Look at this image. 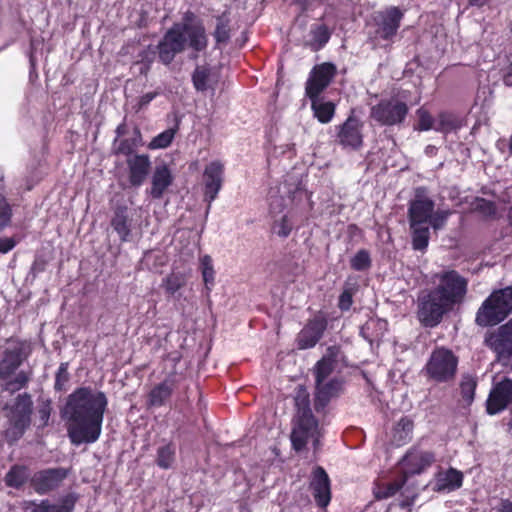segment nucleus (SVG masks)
<instances>
[{
	"label": "nucleus",
	"mask_w": 512,
	"mask_h": 512,
	"mask_svg": "<svg viewBox=\"0 0 512 512\" xmlns=\"http://www.w3.org/2000/svg\"><path fill=\"white\" fill-rule=\"evenodd\" d=\"M107 405L105 393H94L89 386L78 387L67 397L63 416L73 445L91 444L99 439Z\"/></svg>",
	"instance_id": "nucleus-1"
},
{
	"label": "nucleus",
	"mask_w": 512,
	"mask_h": 512,
	"mask_svg": "<svg viewBox=\"0 0 512 512\" xmlns=\"http://www.w3.org/2000/svg\"><path fill=\"white\" fill-rule=\"evenodd\" d=\"M438 284L432 289L420 292L417 298V319L425 328H435L460 306L468 292V279L455 269L435 273Z\"/></svg>",
	"instance_id": "nucleus-2"
},
{
	"label": "nucleus",
	"mask_w": 512,
	"mask_h": 512,
	"mask_svg": "<svg viewBox=\"0 0 512 512\" xmlns=\"http://www.w3.org/2000/svg\"><path fill=\"white\" fill-rule=\"evenodd\" d=\"M339 355V346H329L325 354L313 367L312 372L315 380L314 409L317 413L325 412L329 403L338 398L344 391L345 381L343 377L334 376L329 379L337 367Z\"/></svg>",
	"instance_id": "nucleus-3"
},
{
	"label": "nucleus",
	"mask_w": 512,
	"mask_h": 512,
	"mask_svg": "<svg viewBox=\"0 0 512 512\" xmlns=\"http://www.w3.org/2000/svg\"><path fill=\"white\" fill-rule=\"evenodd\" d=\"M9 426L3 431V437L9 445H14L31 425L33 401L29 393L18 394L11 405L4 408Z\"/></svg>",
	"instance_id": "nucleus-4"
},
{
	"label": "nucleus",
	"mask_w": 512,
	"mask_h": 512,
	"mask_svg": "<svg viewBox=\"0 0 512 512\" xmlns=\"http://www.w3.org/2000/svg\"><path fill=\"white\" fill-rule=\"evenodd\" d=\"M512 313V285L493 291L482 303L475 317L480 327H493Z\"/></svg>",
	"instance_id": "nucleus-5"
},
{
	"label": "nucleus",
	"mask_w": 512,
	"mask_h": 512,
	"mask_svg": "<svg viewBox=\"0 0 512 512\" xmlns=\"http://www.w3.org/2000/svg\"><path fill=\"white\" fill-rule=\"evenodd\" d=\"M459 357L449 348L437 346L433 349L423 371L436 383H449L457 375Z\"/></svg>",
	"instance_id": "nucleus-6"
},
{
	"label": "nucleus",
	"mask_w": 512,
	"mask_h": 512,
	"mask_svg": "<svg viewBox=\"0 0 512 512\" xmlns=\"http://www.w3.org/2000/svg\"><path fill=\"white\" fill-rule=\"evenodd\" d=\"M404 12L397 6H390L384 10L377 11L372 16L375 27L371 39L374 41L383 40L392 42L398 33Z\"/></svg>",
	"instance_id": "nucleus-7"
},
{
	"label": "nucleus",
	"mask_w": 512,
	"mask_h": 512,
	"mask_svg": "<svg viewBox=\"0 0 512 512\" xmlns=\"http://www.w3.org/2000/svg\"><path fill=\"white\" fill-rule=\"evenodd\" d=\"M71 473V467L45 468L32 475L30 486L37 494L46 495L58 490Z\"/></svg>",
	"instance_id": "nucleus-8"
},
{
	"label": "nucleus",
	"mask_w": 512,
	"mask_h": 512,
	"mask_svg": "<svg viewBox=\"0 0 512 512\" xmlns=\"http://www.w3.org/2000/svg\"><path fill=\"white\" fill-rule=\"evenodd\" d=\"M409 112L405 102L384 99L372 106L370 117L382 126H394L404 122Z\"/></svg>",
	"instance_id": "nucleus-9"
},
{
	"label": "nucleus",
	"mask_w": 512,
	"mask_h": 512,
	"mask_svg": "<svg viewBox=\"0 0 512 512\" xmlns=\"http://www.w3.org/2000/svg\"><path fill=\"white\" fill-rule=\"evenodd\" d=\"M319 433V421L314 414L295 415L290 435L291 445L297 453L303 451L310 438Z\"/></svg>",
	"instance_id": "nucleus-10"
},
{
	"label": "nucleus",
	"mask_w": 512,
	"mask_h": 512,
	"mask_svg": "<svg viewBox=\"0 0 512 512\" xmlns=\"http://www.w3.org/2000/svg\"><path fill=\"white\" fill-rule=\"evenodd\" d=\"M337 75V67L332 62L315 65L306 81L305 94L309 99L318 98Z\"/></svg>",
	"instance_id": "nucleus-11"
},
{
	"label": "nucleus",
	"mask_w": 512,
	"mask_h": 512,
	"mask_svg": "<svg viewBox=\"0 0 512 512\" xmlns=\"http://www.w3.org/2000/svg\"><path fill=\"white\" fill-rule=\"evenodd\" d=\"M186 45L187 39L183 31L172 25L157 45L159 60L164 65L171 64L175 56L185 50Z\"/></svg>",
	"instance_id": "nucleus-12"
},
{
	"label": "nucleus",
	"mask_w": 512,
	"mask_h": 512,
	"mask_svg": "<svg viewBox=\"0 0 512 512\" xmlns=\"http://www.w3.org/2000/svg\"><path fill=\"white\" fill-rule=\"evenodd\" d=\"M434 208L435 202L426 196V188H416L415 197L410 200L408 206V220L410 227L428 223Z\"/></svg>",
	"instance_id": "nucleus-13"
},
{
	"label": "nucleus",
	"mask_w": 512,
	"mask_h": 512,
	"mask_svg": "<svg viewBox=\"0 0 512 512\" xmlns=\"http://www.w3.org/2000/svg\"><path fill=\"white\" fill-rule=\"evenodd\" d=\"M224 165L219 160H215L206 165L203 172V196L204 201L210 207L211 203L217 198L224 182Z\"/></svg>",
	"instance_id": "nucleus-14"
},
{
	"label": "nucleus",
	"mask_w": 512,
	"mask_h": 512,
	"mask_svg": "<svg viewBox=\"0 0 512 512\" xmlns=\"http://www.w3.org/2000/svg\"><path fill=\"white\" fill-rule=\"evenodd\" d=\"M328 321L323 312H318L310 319L298 334L297 344L299 349L313 348L323 337L327 329Z\"/></svg>",
	"instance_id": "nucleus-15"
},
{
	"label": "nucleus",
	"mask_w": 512,
	"mask_h": 512,
	"mask_svg": "<svg viewBox=\"0 0 512 512\" xmlns=\"http://www.w3.org/2000/svg\"><path fill=\"white\" fill-rule=\"evenodd\" d=\"M28 354L24 342L16 341L9 345L0 359V379L7 380L26 360Z\"/></svg>",
	"instance_id": "nucleus-16"
},
{
	"label": "nucleus",
	"mask_w": 512,
	"mask_h": 512,
	"mask_svg": "<svg viewBox=\"0 0 512 512\" xmlns=\"http://www.w3.org/2000/svg\"><path fill=\"white\" fill-rule=\"evenodd\" d=\"M512 402V379L504 378L497 382L486 400V412L495 415L505 410Z\"/></svg>",
	"instance_id": "nucleus-17"
},
{
	"label": "nucleus",
	"mask_w": 512,
	"mask_h": 512,
	"mask_svg": "<svg viewBox=\"0 0 512 512\" xmlns=\"http://www.w3.org/2000/svg\"><path fill=\"white\" fill-rule=\"evenodd\" d=\"M310 490L318 507L326 508L331 501V480L322 466H316L311 473Z\"/></svg>",
	"instance_id": "nucleus-18"
},
{
	"label": "nucleus",
	"mask_w": 512,
	"mask_h": 512,
	"mask_svg": "<svg viewBox=\"0 0 512 512\" xmlns=\"http://www.w3.org/2000/svg\"><path fill=\"white\" fill-rule=\"evenodd\" d=\"M362 123L354 116L350 115L342 125L339 126L337 133L338 142L343 147L358 150L363 145Z\"/></svg>",
	"instance_id": "nucleus-19"
},
{
	"label": "nucleus",
	"mask_w": 512,
	"mask_h": 512,
	"mask_svg": "<svg viewBox=\"0 0 512 512\" xmlns=\"http://www.w3.org/2000/svg\"><path fill=\"white\" fill-rule=\"evenodd\" d=\"M175 387L176 380L172 374L161 382L153 385L145 397L146 408H161L168 404L174 393Z\"/></svg>",
	"instance_id": "nucleus-20"
},
{
	"label": "nucleus",
	"mask_w": 512,
	"mask_h": 512,
	"mask_svg": "<svg viewBox=\"0 0 512 512\" xmlns=\"http://www.w3.org/2000/svg\"><path fill=\"white\" fill-rule=\"evenodd\" d=\"M435 461V455L430 451H421L415 447L409 449L404 455L402 462L404 463L405 474L415 475L421 474Z\"/></svg>",
	"instance_id": "nucleus-21"
},
{
	"label": "nucleus",
	"mask_w": 512,
	"mask_h": 512,
	"mask_svg": "<svg viewBox=\"0 0 512 512\" xmlns=\"http://www.w3.org/2000/svg\"><path fill=\"white\" fill-rule=\"evenodd\" d=\"M129 168V183L133 187H139L143 184L149 174L151 162L148 155H135L127 160Z\"/></svg>",
	"instance_id": "nucleus-22"
},
{
	"label": "nucleus",
	"mask_w": 512,
	"mask_h": 512,
	"mask_svg": "<svg viewBox=\"0 0 512 512\" xmlns=\"http://www.w3.org/2000/svg\"><path fill=\"white\" fill-rule=\"evenodd\" d=\"M488 341L498 354L512 356V318L491 334Z\"/></svg>",
	"instance_id": "nucleus-23"
},
{
	"label": "nucleus",
	"mask_w": 512,
	"mask_h": 512,
	"mask_svg": "<svg viewBox=\"0 0 512 512\" xmlns=\"http://www.w3.org/2000/svg\"><path fill=\"white\" fill-rule=\"evenodd\" d=\"M463 480V473L456 468L450 467L446 471L437 474L434 490L437 492L456 491L462 487Z\"/></svg>",
	"instance_id": "nucleus-24"
},
{
	"label": "nucleus",
	"mask_w": 512,
	"mask_h": 512,
	"mask_svg": "<svg viewBox=\"0 0 512 512\" xmlns=\"http://www.w3.org/2000/svg\"><path fill=\"white\" fill-rule=\"evenodd\" d=\"M173 183V176L167 165L156 166L152 181L150 195L153 199L162 198L166 189Z\"/></svg>",
	"instance_id": "nucleus-25"
},
{
	"label": "nucleus",
	"mask_w": 512,
	"mask_h": 512,
	"mask_svg": "<svg viewBox=\"0 0 512 512\" xmlns=\"http://www.w3.org/2000/svg\"><path fill=\"white\" fill-rule=\"evenodd\" d=\"M188 46L195 52H202L208 46V38L201 20L194 23L193 27L182 26Z\"/></svg>",
	"instance_id": "nucleus-26"
},
{
	"label": "nucleus",
	"mask_w": 512,
	"mask_h": 512,
	"mask_svg": "<svg viewBox=\"0 0 512 512\" xmlns=\"http://www.w3.org/2000/svg\"><path fill=\"white\" fill-rule=\"evenodd\" d=\"M111 226L121 242H127L131 235V219L126 206H117L111 219Z\"/></svg>",
	"instance_id": "nucleus-27"
},
{
	"label": "nucleus",
	"mask_w": 512,
	"mask_h": 512,
	"mask_svg": "<svg viewBox=\"0 0 512 512\" xmlns=\"http://www.w3.org/2000/svg\"><path fill=\"white\" fill-rule=\"evenodd\" d=\"M414 422L408 416L401 417L392 430V443L401 447L408 444L413 438Z\"/></svg>",
	"instance_id": "nucleus-28"
},
{
	"label": "nucleus",
	"mask_w": 512,
	"mask_h": 512,
	"mask_svg": "<svg viewBox=\"0 0 512 512\" xmlns=\"http://www.w3.org/2000/svg\"><path fill=\"white\" fill-rule=\"evenodd\" d=\"M311 101V109L313 111L314 117L322 124L329 123L334 115L336 110V105L331 101H320L318 98L310 99Z\"/></svg>",
	"instance_id": "nucleus-29"
},
{
	"label": "nucleus",
	"mask_w": 512,
	"mask_h": 512,
	"mask_svg": "<svg viewBox=\"0 0 512 512\" xmlns=\"http://www.w3.org/2000/svg\"><path fill=\"white\" fill-rule=\"evenodd\" d=\"M78 499L79 496L74 492L64 495L59 504L44 499L42 500L43 512H73Z\"/></svg>",
	"instance_id": "nucleus-30"
},
{
	"label": "nucleus",
	"mask_w": 512,
	"mask_h": 512,
	"mask_svg": "<svg viewBox=\"0 0 512 512\" xmlns=\"http://www.w3.org/2000/svg\"><path fill=\"white\" fill-rule=\"evenodd\" d=\"M28 472V468L25 465L15 464L11 466L4 478L6 486L15 489L21 488L29 478Z\"/></svg>",
	"instance_id": "nucleus-31"
},
{
	"label": "nucleus",
	"mask_w": 512,
	"mask_h": 512,
	"mask_svg": "<svg viewBox=\"0 0 512 512\" xmlns=\"http://www.w3.org/2000/svg\"><path fill=\"white\" fill-rule=\"evenodd\" d=\"M230 18L227 11L216 17V27L213 37L217 45L227 44L231 38Z\"/></svg>",
	"instance_id": "nucleus-32"
},
{
	"label": "nucleus",
	"mask_w": 512,
	"mask_h": 512,
	"mask_svg": "<svg viewBox=\"0 0 512 512\" xmlns=\"http://www.w3.org/2000/svg\"><path fill=\"white\" fill-rule=\"evenodd\" d=\"M412 234V247L416 251H425L429 244L430 231L427 226L415 225L410 227Z\"/></svg>",
	"instance_id": "nucleus-33"
},
{
	"label": "nucleus",
	"mask_w": 512,
	"mask_h": 512,
	"mask_svg": "<svg viewBox=\"0 0 512 512\" xmlns=\"http://www.w3.org/2000/svg\"><path fill=\"white\" fill-rule=\"evenodd\" d=\"M295 415L312 414L310 394L305 386L299 385L294 397Z\"/></svg>",
	"instance_id": "nucleus-34"
},
{
	"label": "nucleus",
	"mask_w": 512,
	"mask_h": 512,
	"mask_svg": "<svg viewBox=\"0 0 512 512\" xmlns=\"http://www.w3.org/2000/svg\"><path fill=\"white\" fill-rule=\"evenodd\" d=\"M176 449L173 443H168L157 449L156 464L162 469L171 468L175 461Z\"/></svg>",
	"instance_id": "nucleus-35"
},
{
	"label": "nucleus",
	"mask_w": 512,
	"mask_h": 512,
	"mask_svg": "<svg viewBox=\"0 0 512 512\" xmlns=\"http://www.w3.org/2000/svg\"><path fill=\"white\" fill-rule=\"evenodd\" d=\"M179 130V125L176 124L174 127L166 129L157 136H155L149 143L150 149H165L171 145L174 140L176 133Z\"/></svg>",
	"instance_id": "nucleus-36"
},
{
	"label": "nucleus",
	"mask_w": 512,
	"mask_h": 512,
	"mask_svg": "<svg viewBox=\"0 0 512 512\" xmlns=\"http://www.w3.org/2000/svg\"><path fill=\"white\" fill-rule=\"evenodd\" d=\"M406 481L407 475H403L400 479L383 484L375 493V497L377 499H387L394 496L397 492H399L402 489Z\"/></svg>",
	"instance_id": "nucleus-37"
},
{
	"label": "nucleus",
	"mask_w": 512,
	"mask_h": 512,
	"mask_svg": "<svg viewBox=\"0 0 512 512\" xmlns=\"http://www.w3.org/2000/svg\"><path fill=\"white\" fill-rule=\"evenodd\" d=\"M200 269L206 289L211 290V286L214 285L215 281V271L212 258L209 255H204L200 258Z\"/></svg>",
	"instance_id": "nucleus-38"
},
{
	"label": "nucleus",
	"mask_w": 512,
	"mask_h": 512,
	"mask_svg": "<svg viewBox=\"0 0 512 512\" xmlns=\"http://www.w3.org/2000/svg\"><path fill=\"white\" fill-rule=\"evenodd\" d=\"M210 69L206 66H197L192 74V83L197 91L204 92L208 89Z\"/></svg>",
	"instance_id": "nucleus-39"
},
{
	"label": "nucleus",
	"mask_w": 512,
	"mask_h": 512,
	"mask_svg": "<svg viewBox=\"0 0 512 512\" xmlns=\"http://www.w3.org/2000/svg\"><path fill=\"white\" fill-rule=\"evenodd\" d=\"M372 265L371 256L368 250L360 249L350 259V267L354 271H366Z\"/></svg>",
	"instance_id": "nucleus-40"
},
{
	"label": "nucleus",
	"mask_w": 512,
	"mask_h": 512,
	"mask_svg": "<svg viewBox=\"0 0 512 512\" xmlns=\"http://www.w3.org/2000/svg\"><path fill=\"white\" fill-rule=\"evenodd\" d=\"M69 363L61 362L56 373H55V381H54V390L56 392H65L68 388V383L70 381V374L68 372Z\"/></svg>",
	"instance_id": "nucleus-41"
},
{
	"label": "nucleus",
	"mask_w": 512,
	"mask_h": 512,
	"mask_svg": "<svg viewBox=\"0 0 512 512\" xmlns=\"http://www.w3.org/2000/svg\"><path fill=\"white\" fill-rule=\"evenodd\" d=\"M185 284L186 281L182 274L171 273L163 279L162 287L168 295L173 296L178 290L184 287Z\"/></svg>",
	"instance_id": "nucleus-42"
},
{
	"label": "nucleus",
	"mask_w": 512,
	"mask_h": 512,
	"mask_svg": "<svg viewBox=\"0 0 512 512\" xmlns=\"http://www.w3.org/2000/svg\"><path fill=\"white\" fill-rule=\"evenodd\" d=\"M417 123L414 125V129L418 131H429L434 129V118L431 113L424 107H420L416 111Z\"/></svg>",
	"instance_id": "nucleus-43"
},
{
	"label": "nucleus",
	"mask_w": 512,
	"mask_h": 512,
	"mask_svg": "<svg viewBox=\"0 0 512 512\" xmlns=\"http://www.w3.org/2000/svg\"><path fill=\"white\" fill-rule=\"evenodd\" d=\"M311 34L314 44L317 45L316 50L322 49L331 37V33L325 24L314 27Z\"/></svg>",
	"instance_id": "nucleus-44"
},
{
	"label": "nucleus",
	"mask_w": 512,
	"mask_h": 512,
	"mask_svg": "<svg viewBox=\"0 0 512 512\" xmlns=\"http://www.w3.org/2000/svg\"><path fill=\"white\" fill-rule=\"evenodd\" d=\"M52 412V406L50 400H44L39 403L37 407L36 421L38 428H44L48 426L49 419Z\"/></svg>",
	"instance_id": "nucleus-45"
},
{
	"label": "nucleus",
	"mask_w": 512,
	"mask_h": 512,
	"mask_svg": "<svg viewBox=\"0 0 512 512\" xmlns=\"http://www.w3.org/2000/svg\"><path fill=\"white\" fill-rule=\"evenodd\" d=\"M293 229V224L287 215H283L272 224V232L281 238H287Z\"/></svg>",
	"instance_id": "nucleus-46"
},
{
	"label": "nucleus",
	"mask_w": 512,
	"mask_h": 512,
	"mask_svg": "<svg viewBox=\"0 0 512 512\" xmlns=\"http://www.w3.org/2000/svg\"><path fill=\"white\" fill-rule=\"evenodd\" d=\"M29 380L30 377L28 373L25 371H20L13 379L6 382L5 390L9 391L10 393H14L26 387L29 383Z\"/></svg>",
	"instance_id": "nucleus-47"
},
{
	"label": "nucleus",
	"mask_w": 512,
	"mask_h": 512,
	"mask_svg": "<svg viewBox=\"0 0 512 512\" xmlns=\"http://www.w3.org/2000/svg\"><path fill=\"white\" fill-rule=\"evenodd\" d=\"M356 291L357 288L355 286L345 285L338 300V307L341 311H348L351 308Z\"/></svg>",
	"instance_id": "nucleus-48"
},
{
	"label": "nucleus",
	"mask_w": 512,
	"mask_h": 512,
	"mask_svg": "<svg viewBox=\"0 0 512 512\" xmlns=\"http://www.w3.org/2000/svg\"><path fill=\"white\" fill-rule=\"evenodd\" d=\"M451 214H452V211L449 209H446V210L439 209L437 211L433 210L432 216H431L430 220L428 221V223L431 225V227L434 230H440V229L444 228V226L446 225V222Z\"/></svg>",
	"instance_id": "nucleus-49"
},
{
	"label": "nucleus",
	"mask_w": 512,
	"mask_h": 512,
	"mask_svg": "<svg viewBox=\"0 0 512 512\" xmlns=\"http://www.w3.org/2000/svg\"><path fill=\"white\" fill-rule=\"evenodd\" d=\"M457 127L456 119L451 113L441 112L438 115V125L434 129L441 132H449Z\"/></svg>",
	"instance_id": "nucleus-50"
},
{
	"label": "nucleus",
	"mask_w": 512,
	"mask_h": 512,
	"mask_svg": "<svg viewBox=\"0 0 512 512\" xmlns=\"http://www.w3.org/2000/svg\"><path fill=\"white\" fill-rule=\"evenodd\" d=\"M477 382L473 378L462 381L460 384L461 396L467 403H472L475 397Z\"/></svg>",
	"instance_id": "nucleus-51"
},
{
	"label": "nucleus",
	"mask_w": 512,
	"mask_h": 512,
	"mask_svg": "<svg viewBox=\"0 0 512 512\" xmlns=\"http://www.w3.org/2000/svg\"><path fill=\"white\" fill-rule=\"evenodd\" d=\"M475 210L487 217H493L497 212L495 203L484 198L477 199L475 203Z\"/></svg>",
	"instance_id": "nucleus-52"
},
{
	"label": "nucleus",
	"mask_w": 512,
	"mask_h": 512,
	"mask_svg": "<svg viewBox=\"0 0 512 512\" xmlns=\"http://www.w3.org/2000/svg\"><path fill=\"white\" fill-rule=\"evenodd\" d=\"M199 19H197V16L195 15L194 12L188 10L186 11L184 14H183V17H182V22L180 23H174L173 26L177 27L178 29L182 30L183 29L181 28L182 26H187V27H193L194 26V23H196Z\"/></svg>",
	"instance_id": "nucleus-53"
},
{
	"label": "nucleus",
	"mask_w": 512,
	"mask_h": 512,
	"mask_svg": "<svg viewBox=\"0 0 512 512\" xmlns=\"http://www.w3.org/2000/svg\"><path fill=\"white\" fill-rule=\"evenodd\" d=\"M12 216V210L9 204L5 203L0 206V230L6 227Z\"/></svg>",
	"instance_id": "nucleus-54"
},
{
	"label": "nucleus",
	"mask_w": 512,
	"mask_h": 512,
	"mask_svg": "<svg viewBox=\"0 0 512 512\" xmlns=\"http://www.w3.org/2000/svg\"><path fill=\"white\" fill-rule=\"evenodd\" d=\"M135 142L131 139H123L120 141L118 146V152L123 155H131L135 149Z\"/></svg>",
	"instance_id": "nucleus-55"
},
{
	"label": "nucleus",
	"mask_w": 512,
	"mask_h": 512,
	"mask_svg": "<svg viewBox=\"0 0 512 512\" xmlns=\"http://www.w3.org/2000/svg\"><path fill=\"white\" fill-rule=\"evenodd\" d=\"M16 246V241L13 238H0V253H8Z\"/></svg>",
	"instance_id": "nucleus-56"
},
{
	"label": "nucleus",
	"mask_w": 512,
	"mask_h": 512,
	"mask_svg": "<svg viewBox=\"0 0 512 512\" xmlns=\"http://www.w3.org/2000/svg\"><path fill=\"white\" fill-rule=\"evenodd\" d=\"M24 512H43L42 500L40 502L28 501L23 506Z\"/></svg>",
	"instance_id": "nucleus-57"
},
{
	"label": "nucleus",
	"mask_w": 512,
	"mask_h": 512,
	"mask_svg": "<svg viewBox=\"0 0 512 512\" xmlns=\"http://www.w3.org/2000/svg\"><path fill=\"white\" fill-rule=\"evenodd\" d=\"M502 80L506 86L512 87V54L509 59L508 66L504 70Z\"/></svg>",
	"instance_id": "nucleus-58"
},
{
	"label": "nucleus",
	"mask_w": 512,
	"mask_h": 512,
	"mask_svg": "<svg viewBox=\"0 0 512 512\" xmlns=\"http://www.w3.org/2000/svg\"><path fill=\"white\" fill-rule=\"evenodd\" d=\"M156 95H157L156 92H148V93L144 94L143 96H141V98L139 100L140 107L147 106L156 97Z\"/></svg>",
	"instance_id": "nucleus-59"
},
{
	"label": "nucleus",
	"mask_w": 512,
	"mask_h": 512,
	"mask_svg": "<svg viewBox=\"0 0 512 512\" xmlns=\"http://www.w3.org/2000/svg\"><path fill=\"white\" fill-rule=\"evenodd\" d=\"M496 512H512V502L508 499L502 500Z\"/></svg>",
	"instance_id": "nucleus-60"
},
{
	"label": "nucleus",
	"mask_w": 512,
	"mask_h": 512,
	"mask_svg": "<svg viewBox=\"0 0 512 512\" xmlns=\"http://www.w3.org/2000/svg\"><path fill=\"white\" fill-rule=\"evenodd\" d=\"M488 0H468L469 5L476 7H483Z\"/></svg>",
	"instance_id": "nucleus-61"
},
{
	"label": "nucleus",
	"mask_w": 512,
	"mask_h": 512,
	"mask_svg": "<svg viewBox=\"0 0 512 512\" xmlns=\"http://www.w3.org/2000/svg\"><path fill=\"white\" fill-rule=\"evenodd\" d=\"M319 437H320V432L314 438H310V440L313 442V447H314L315 451L318 449L319 444H320Z\"/></svg>",
	"instance_id": "nucleus-62"
},
{
	"label": "nucleus",
	"mask_w": 512,
	"mask_h": 512,
	"mask_svg": "<svg viewBox=\"0 0 512 512\" xmlns=\"http://www.w3.org/2000/svg\"><path fill=\"white\" fill-rule=\"evenodd\" d=\"M508 217H509V220H510V224L512 226V207L509 209Z\"/></svg>",
	"instance_id": "nucleus-63"
},
{
	"label": "nucleus",
	"mask_w": 512,
	"mask_h": 512,
	"mask_svg": "<svg viewBox=\"0 0 512 512\" xmlns=\"http://www.w3.org/2000/svg\"><path fill=\"white\" fill-rule=\"evenodd\" d=\"M165 512H174V511L171 509H167Z\"/></svg>",
	"instance_id": "nucleus-64"
}]
</instances>
